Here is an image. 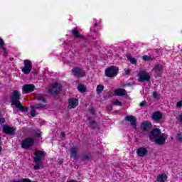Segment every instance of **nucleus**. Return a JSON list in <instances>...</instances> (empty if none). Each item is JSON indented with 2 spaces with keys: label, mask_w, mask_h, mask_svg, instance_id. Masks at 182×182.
Listing matches in <instances>:
<instances>
[{
  "label": "nucleus",
  "mask_w": 182,
  "mask_h": 182,
  "mask_svg": "<svg viewBox=\"0 0 182 182\" xmlns=\"http://www.w3.org/2000/svg\"><path fill=\"white\" fill-rule=\"evenodd\" d=\"M149 139L156 144H164L166 143V139H167V135L161 133V131L159 128H155L151 132Z\"/></svg>",
  "instance_id": "1"
},
{
  "label": "nucleus",
  "mask_w": 182,
  "mask_h": 182,
  "mask_svg": "<svg viewBox=\"0 0 182 182\" xmlns=\"http://www.w3.org/2000/svg\"><path fill=\"white\" fill-rule=\"evenodd\" d=\"M10 99L11 105L15 106V107H17L18 110H21V112L27 110L26 108H24L23 106H22V104H21V102L19 101V99H21V91L14 90L10 96Z\"/></svg>",
  "instance_id": "2"
},
{
  "label": "nucleus",
  "mask_w": 182,
  "mask_h": 182,
  "mask_svg": "<svg viewBox=\"0 0 182 182\" xmlns=\"http://www.w3.org/2000/svg\"><path fill=\"white\" fill-rule=\"evenodd\" d=\"M36 99L37 100H38V102H41V104H36L31 107V110L30 112V114L32 117H35V116H36V110H41V109H43L46 105V100H45V97L43 96L37 95Z\"/></svg>",
  "instance_id": "3"
},
{
  "label": "nucleus",
  "mask_w": 182,
  "mask_h": 182,
  "mask_svg": "<svg viewBox=\"0 0 182 182\" xmlns=\"http://www.w3.org/2000/svg\"><path fill=\"white\" fill-rule=\"evenodd\" d=\"M45 157V154L42 151H35L34 152V169L35 170H39L41 168V166H42V159Z\"/></svg>",
  "instance_id": "4"
},
{
  "label": "nucleus",
  "mask_w": 182,
  "mask_h": 182,
  "mask_svg": "<svg viewBox=\"0 0 182 182\" xmlns=\"http://www.w3.org/2000/svg\"><path fill=\"white\" fill-rule=\"evenodd\" d=\"M105 74L107 77H116L119 74V67L109 66L105 69Z\"/></svg>",
  "instance_id": "5"
},
{
  "label": "nucleus",
  "mask_w": 182,
  "mask_h": 182,
  "mask_svg": "<svg viewBox=\"0 0 182 182\" xmlns=\"http://www.w3.org/2000/svg\"><path fill=\"white\" fill-rule=\"evenodd\" d=\"M137 76L139 82H150V79L151 78L150 74L146 70H139Z\"/></svg>",
  "instance_id": "6"
},
{
  "label": "nucleus",
  "mask_w": 182,
  "mask_h": 182,
  "mask_svg": "<svg viewBox=\"0 0 182 182\" xmlns=\"http://www.w3.org/2000/svg\"><path fill=\"white\" fill-rule=\"evenodd\" d=\"M32 70V62L29 60H24V66L21 69V72L24 73V75H29Z\"/></svg>",
  "instance_id": "7"
},
{
  "label": "nucleus",
  "mask_w": 182,
  "mask_h": 182,
  "mask_svg": "<svg viewBox=\"0 0 182 182\" xmlns=\"http://www.w3.org/2000/svg\"><path fill=\"white\" fill-rule=\"evenodd\" d=\"M62 90V85L58 82L52 83L48 87L49 93H59Z\"/></svg>",
  "instance_id": "8"
},
{
  "label": "nucleus",
  "mask_w": 182,
  "mask_h": 182,
  "mask_svg": "<svg viewBox=\"0 0 182 182\" xmlns=\"http://www.w3.org/2000/svg\"><path fill=\"white\" fill-rule=\"evenodd\" d=\"M35 140L32 138H26L21 141L22 149H29L31 146H33Z\"/></svg>",
  "instance_id": "9"
},
{
  "label": "nucleus",
  "mask_w": 182,
  "mask_h": 182,
  "mask_svg": "<svg viewBox=\"0 0 182 182\" xmlns=\"http://www.w3.org/2000/svg\"><path fill=\"white\" fill-rule=\"evenodd\" d=\"M35 90V85L33 84H26L22 87V93L23 95H28Z\"/></svg>",
  "instance_id": "10"
},
{
  "label": "nucleus",
  "mask_w": 182,
  "mask_h": 182,
  "mask_svg": "<svg viewBox=\"0 0 182 182\" xmlns=\"http://www.w3.org/2000/svg\"><path fill=\"white\" fill-rule=\"evenodd\" d=\"M72 72L74 76H76L77 77H83L85 75V70L79 68H75L73 69Z\"/></svg>",
  "instance_id": "11"
},
{
  "label": "nucleus",
  "mask_w": 182,
  "mask_h": 182,
  "mask_svg": "<svg viewBox=\"0 0 182 182\" xmlns=\"http://www.w3.org/2000/svg\"><path fill=\"white\" fill-rule=\"evenodd\" d=\"M79 105V100L76 98H70L68 100V109H75Z\"/></svg>",
  "instance_id": "12"
},
{
  "label": "nucleus",
  "mask_w": 182,
  "mask_h": 182,
  "mask_svg": "<svg viewBox=\"0 0 182 182\" xmlns=\"http://www.w3.org/2000/svg\"><path fill=\"white\" fill-rule=\"evenodd\" d=\"M147 153H149V151L147 150V149L146 147H139L137 150H136V154L138 156V157H144V156H146L147 154Z\"/></svg>",
  "instance_id": "13"
},
{
  "label": "nucleus",
  "mask_w": 182,
  "mask_h": 182,
  "mask_svg": "<svg viewBox=\"0 0 182 182\" xmlns=\"http://www.w3.org/2000/svg\"><path fill=\"white\" fill-rule=\"evenodd\" d=\"M161 70H163V66L160 64L156 65L153 68V72L155 73L158 77H161Z\"/></svg>",
  "instance_id": "14"
},
{
  "label": "nucleus",
  "mask_w": 182,
  "mask_h": 182,
  "mask_svg": "<svg viewBox=\"0 0 182 182\" xmlns=\"http://www.w3.org/2000/svg\"><path fill=\"white\" fill-rule=\"evenodd\" d=\"M125 120L131 123V126H132L134 129H136V117H134V116H127L125 117Z\"/></svg>",
  "instance_id": "15"
},
{
  "label": "nucleus",
  "mask_w": 182,
  "mask_h": 182,
  "mask_svg": "<svg viewBox=\"0 0 182 182\" xmlns=\"http://www.w3.org/2000/svg\"><path fill=\"white\" fill-rule=\"evenodd\" d=\"M3 131L4 133H7L8 134H14V133H15V128L9 126H4Z\"/></svg>",
  "instance_id": "16"
},
{
  "label": "nucleus",
  "mask_w": 182,
  "mask_h": 182,
  "mask_svg": "<svg viewBox=\"0 0 182 182\" xmlns=\"http://www.w3.org/2000/svg\"><path fill=\"white\" fill-rule=\"evenodd\" d=\"M161 117H163V114L160 112H155L152 114V119L156 122H158V120H160Z\"/></svg>",
  "instance_id": "17"
},
{
  "label": "nucleus",
  "mask_w": 182,
  "mask_h": 182,
  "mask_svg": "<svg viewBox=\"0 0 182 182\" xmlns=\"http://www.w3.org/2000/svg\"><path fill=\"white\" fill-rule=\"evenodd\" d=\"M141 127L142 130L147 132V130L151 127V123H150V122L145 121L141 124Z\"/></svg>",
  "instance_id": "18"
},
{
  "label": "nucleus",
  "mask_w": 182,
  "mask_h": 182,
  "mask_svg": "<svg viewBox=\"0 0 182 182\" xmlns=\"http://www.w3.org/2000/svg\"><path fill=\"white\" fill-rule=\"evenodd\" d=\"M156 181H158V182L167 181V175H166L165 173L159 175L156 178Z\"/></svg>",
  "instance_id": "19"
},
{
  "label": "nucleus",
  "mask_w": 182,
  "mask_h": 182,
  "mask_svg": "<svg viewBox=\"0 0 182 182\" xmlns=\"http://www.w3.org/2000/svg\"><path fill=\"white\" fill-rule=\"evenodd\" d=\"M72 33H73V35H74L75 38H82V39H85V36H81V35L79 33V31H77V29H76V28H74V29L72 31Z\"/></svg>",
  "instance_id": "20"
},
{
  "label": "nucleus",
  "mask_w": 182,
  "mask_h": 182,
  "mask_svg": "<svg viewBox=\"0 0 182 182\" xmlns=\"http://www.w3.org/2000/svg\"><path fill=\"white\" fill-rule=\"evenodd\" d=\"M114 93L117 96H124V95H126V90L123 89H118L115 90Z\"/></svg>",
  "instance_id": "21"
},
{
  "label": "nucleus",
  "mask_w": 182,
  "mask_h": 182,
  "mask_svg": "<svg viewBox=\"0 0 182 182\" xmlns=\"http://www.w3.org/2000/svg\"><path fill=\"white\" fill-rule=\"evenodd\" d=\"M4 40L2 38H0V48H1V49H3L4 50V53H3V56H6V50L4 48Z\"/></svg>",
  "instance_id": "22"
},
{
  "label": "nucleus",
  "mask_w": 182,
  "mask_h": 182,
  "mask_svg": "<svg viewBox=\"0 0 182 182\" xmlns=\"http://www.w3.org/2000/svg\"><path fill=\"white\" fill-rule=\"evenodd\" d=\"M90 34H91V38L92 39H95L96 36H97V33L96 32V29L95 28V27L91 28Z\"/></svg>",
  "instance_id": "23"
},
{
  "label": "nucleus",
  "mask_w": 182,
  "mask_h": 182,
  "mask_svg": "<svg viewBox=\"0 0 182 182\" xmlns=\"http://www.w3.org/2000/svg\"><path fill=\"white\" fill-rule=\"evenodd\" d=\"M77 90L80 93H85V92H86V87L82 84L78 85Z\"/></svg>",
  "instance_id": "24"
},
{
  "label": "nucleus",
  "mask_w": 182,
  "mask_h": 182,
  "mask_svg": "<svg viewBox=\"0 0 182 182\" xmlns=\"http://www.w3.org/2000/svg\"><path fill=\"white\" fill-rule=\"evenodd\" d=\"M104 90H105V86L102 85H99L97 87L96 92L97 95H100L101 92H103Z\"/></svg>",
  "instance_id": "25"
},
{
  "label": "nucleus",
  "mask_w": 182,
  "mask_h": 182,
  "mask_svg": "<svg viewBox=\"0 0 182 182\" xmlns=\"http://www.w3.org/2000/svg\"><path fill=\"white\" fill-rule=\"evenodd\" d=\"M127 59L129 60V62H131V63H132V65H136V63H137L136 58L132 57L130 55H127Z\"/></svg>",
  "instance_id": "26"
},
{
  "label": "nucleus",
  "mask_w": 182,
  "mask_h": 182,
  "mask_svg": "<svg viewBox=\"0 0 182 182\" xmlns=\"http://www.w3.org/2000/svg\"><path fill=\"white\" fill-rule=\"evenodd\" d=\"M72 157L76 159V153H77V148H72L70 150Z\"/></svg>",
  "instance_id": "27"
},
{
  "label": "nucleus",
  "mask_w": 182,
  "mask_h": 182,
  "mask_svg": "<svg viewBox=\"0 0 182 182\" xmlns=\"http://www.w3.org/2000/svg\"><path fill=\"white\" fill-rule=\"evenodd\" d=\"M63 60L65 62V63H70V62H72V58H70L69 56H67Z\"/></svg>",
  "instance_id": "28"
},
{
  "label": "nucleus",
  "mask_w": 182,
  "mask_h": 182,
  "mask_svg": "<svg viewBox=\"0 0 182 182\" xmlns=\"http://www.w3.org/2000/svg\"><path fill=\"white\" fill-rule=\"evenodd\" d=\"M143 60L147 61V60H151V57L149 55H144L142 57Z\"/></svg>",
  "instance_id": "29"
},
{
  "label": "nucleus",
  "mask_w": 182,
  "mask_h": 182,
  "mask_svg": "<svg viewBox=\"0 0 182 182\" xmlns=\"http://www.w3.org/2000/svg\"><path fill=\"white\" fill-rule=\"evenodd\" d=\"M114 105H115V106H122V102H120V101L116 100L115 101H114Z\"/></svg>",
  "instance_id": "30"
},
{
  "label": "nucleus",
  "mask_w": 182,
  "mask_h": 182,
  "mask_svg": "<svg viewBox=\"0 0 182 182\" xmlns=\"http://www.w3.org/2000/svg\"><path fill=\"white\" fill-rule=\"evenodd\" d=\"M176 139L178 141H181V140H182V134H178L177 136H176Z\"/></svg>",
  "instance_id": "31"
},
{
  "label": "nucleus",
  "mask_w": 182,
  "mask_h": 182,
  "mask_svg": "<svg viewBox=\"0 0 182 182\" xmlns=\"http://www.w3.org/2000/svg\"><path fill=\"white\" fill-rule=\"evenodd\" d=\"M153 97L154 99H159V93L156 92H153Z\"/></svg>",
  "instance_id": "32"
},
{
  "label": "nucleus",
  "mask_w": 182,
  "mask_h": 182,
  "mask_svg": "<svg viewBox=\"0 0 182 182\" xmlns=\"http://www.w3.org/2000/svg\"><path fill=\"white\" fill-rule=\"evenodd\" d=\"M176 107H182V100L177 102Z\"/></svg>",
  "instance_id": "33"
},
{
  "label": "nucleus",
  "mask_w": 182,
  "mask_h": 182,
  "mask_svg": "<svg viewBox=\"0 0 182 182\" xmlns=\"http://www.w3.org/2000/svg\"><path fill=\"white\" fill-rule=\"evenodd\" d=\"M21 182H32L29 178H23Z\"/></svg>",
  "instance_id": "34"
},
{
  "label": "nucleus",
  "mask_w": 182,
  "mask_h": 182,
  "mask_svg": "<svg viewBox=\"0 0 182 182\" xmlns=\"http://www.w3.org/2000/svg\"><path fill=\"white\" fill-rule=\"evenodd\" d=\"M125 75H129L130 74V70L129 69H124Z\"/></svg>",
  "instance_id": "35"
},
{
  "label": "nucleus",
  "mask_w": 182,
  "mask_h": 182,
  "mask_svg": "<svg viewBox=\"0 0 182 182\" xmlns=\"http://www.w3.org/2000/svg\"><path fill=\"white\" fill-rule=\"evenodd\" d=\"M139 106H140L141 107H143L146 106V102L144 101V102H141V103L139 104Z\"/></svg>",
  "instance_id": "36"
},
{
  "label": "nucleus",
  "mask_w": 182,
  "mask_h": 182,
  "mask_svg": "<svg viewBox=\"0 0 182 182\" xmlns=\"http://www.w3.org/2000/svg\"><path fill=\"white\" fill-rule=\"evenodd\" d=\"M36 137H38V139H41V132L38 131V132L36 134Z\"/></svg>",
  "instance_id": "37"
},
{
  "label": "nucleus",
  "mask_w": 182,
  "mask_h": 182,
  "mask_svg": "<svg viewBox=\"0 0 182 182\" xmlns=\"http://www.w3.org/2000/svg\"><path fill=\"white\" fill-rule=\"evenodd\" d=\"M1 123H5V119H4V118H0V124H1Z\"/></svg>",
  "instance_id": "38"
},
{
  "label": "nucleus",
  "mask_w": 182,
  "mask_h": 182,
  "mask_svg": "<svg viewBox=\"0 0 182 182\" xmlns=\"http://www.w3.org/2000/svg\"><path fill=\"white\" fill-rule=\"evenodd\" d=\"M61 136H62V137H65V132H61Z\"/></svg>",
  "instance_id": "39"
},
{
  "label": "nucleus",
  "mask_w": 182,
  "mask_h": 182,
  "mask_svg": "<svg viewBox=\"0 0 182 182\" xmlns=\"http://www.w3.org/2000/svg\"><path fill=\"white\" fill-rule=\"evenodd\" d=\"M2 151V146H0V153Z\"/></svg>",
  "instance_id": "40"
},
{
  "label": "nucleus",
  "mask_w": 182,
  "mask_h": 182,
  "mask_svg": "<svg viewBox=\"0 0 182 182\" xmlns=\"http://www.w3.org/2000/svg\"><path fill=\"white\" fill-rule=\"evenodd\" d=\"M107 110H112V107H109L107 109Z\"/></svg>",
  "instance_id": "41"
},
{
  "label": "nucleus",
  "mask_w": 182,
  "mask_h": 182,
  "mask_svg": "<svg viewBox=\"0 0 182 182\" xmlns=\"http://www.w3.org/2000/svg\"><path fill=\"white\" fill-rule=\"evenodd\" d=\"M94 26H95V27L97 26V23H95Z\"/></svg>",
  "instance_id": "42"
}]
</instances>
